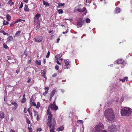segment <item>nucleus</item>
<instances>
[{
    "instance_id": "9b49d317",
    "label": "nucleus",
    "mask_w": 132,
    "mask_h": 132,
    "mask_svg": "<svg viewBox=\"0 0 132 132\" xmlns=\"http://www.w3.org/2000/svg\"><path fill=\"white\" fill-rule=\"evenodd\" d=\"M76 10L79 12H82L85 11H86V10L85 7H84L82 9H76Z\"/></svg>"
},
{
    "instance_id": "69168bd1",
    "label": "nucleus",
    "mask_w": 132,
    "mask_h": 132,
    "mask_svg": "<svg viewBox=\"0 0 132 132\" xmlns=\"http://www.w3.org/2000/svg\"><path fill=\"white\" fill-rule=\"evenodd\" d=\"M19 70H16V72L17 73V74H18L19 72Z\"/></svg>"
},
{
    "instance_id": "37998d69",
    "label": "nucleus",
    "mask_w": 132,
    "mask_h": 132,
    "mask_svg": "<svg viewBox=\"0 0 132 132\" xmlns=\"http://www.w3.org/2000/svg\"><path fill=\"white\" fill-rule=\"evenodd\" d=\"M50 108H48L47 109V114L48 115H49V114H51V113L50 112Z\"/></svg>"
},
{
    "instance_id": "774afa93",
    "label": "nucleus",
    "mask_w": 132,
    "mask_h": 132,
    "mask_svg": "<svg viewBox=\"0 0 132 132\" xmlns=\"http://www.w3.org/2000/svg\"><path fill=\"white\" fill-rule=\"evenodd\" d=\"M101 132H107V131L105 130H102Z\"/></svg>"
},
{
    "instance_id": "e433bc0d",
    "label": "nucleus",
    "mask_w": 132,
    "mask_h": 132,
    "mask_svg": "<svg viewBox=\"0 0 132 132\" xmlns=\"http://www.w3.org/2000/svg\"><path fill=\"white\" fill-rule=\"evenodd\" d=\"M64 63H65V65L66 66H68L69 64V62L67 60H64Z\"/></svg>"
},
{
    "instance_id": "72a5a7b5",
    "label": "nucleus",
    "mask_w": 132,
    "mask_h": 132,
    "mask_svg": "<svg viewBox=\"0 0 132 132\" xmlns=\"http://www.w3.org/2000/svg\"><path fill=\"white\" fill-rule=\"evenodd\" d=\"M55 101H54L53 102L52 104H50V106H54V105H56V103H55Z\"/></svg>"
},
{
    "instance_id": "393cba45",
    "label": "nucleus",
    "mask_w": 132,
    "mask_h": 132,
    "mask_svg": "<svg viewBox=\"0 0 132 132\" xmlns=\"http://www.w3.org/2000/svg\"><path fill=\"white\" fill-rule=\"evenodd\" d=\"M55 92V90H53L52 91L51 93V96H53L54 95Z\"/></svg>"
},
{
    "instance_id": "c03bdc74",
    "label": "nucleus",
    "mask_w": 132,
    "mask_h": 132,
    "mask_svg": "<svg viewBox=\"0 0 132 132\" xmlns=\"http://www.w3.org/2000/svg\"><path fill=\"white\" fill-rule=\"evenodd\" d=\"M23 3H22V2L21 3V4L19 8V9L23 7Z\"/></svg>"
},
{
    "instance_id": "2f4dec72",
    "label": "nucleus",
    "mask_w": 132,
    "mask_h": 132,
    "mask_svg": "<svg viewBox=\"0 0 132 132\" xmlns=\"http://www.w3.org/2000/svg\"><path fill=\"white\" fill-rule=\"evenodd\" d=\"M85 21L87 23H89L90 22V20L89 18H87L85 20Z\"/></svg>"
},
{
    "instance_id": "6e6d98bb",
    "label": "nucleus",
    "mask_w": 132,
    "mask_h": 132,
    "mask_svg": "<svg viewBox=\"0 0 132 132\" xmlns=\"http://www.w3.org/2000/svg\"><path fill=\"white\" fill-rule=\"evenodd\" d=\"M7 59L8 60H11V57L10 56H8L7 57Z\"/></svg>"
},
{
    "instance_id": "39448f33",
    "label": "nucleus",
    "mask_w": 132,
    "mask_h": 132,
    "mask_svg": "<svg viewBox=\"0 0 132 132\" xmlns=\"http://www.w3.org/2000/svg\"><path fill=\"white\" fill-rule=\"evenodd\" d=\"M108 129L109 132H116L117 130L116 127L115 125L109 126Z\"/></svg>"
},
{
    "instance_id": "79ce46f5",
    "label": "nucleus",
    "mask_w": 132,
    "mask_h": 132,
    "mask_svg": "<svg viewBox=\"0 0 132 132\" xmlns=\"http://www.w3.org/2000/svg\"><path fill=\"white\" fill-rule=\"evenodd\" d=\"M50 54V51H48L47 52V54L46 56V57L47 58L49 57Z\"/></svg>"
},
{
    "instance_id": "f704fd0d",
    "label": "nucleus",
    "mask_w": 132,
    "mask_h": 132,
    "mask_svg": "<svg viewBox=\"0 0 132 132\" xmlns=\"http://www.w3.org/2000/svg\"><path fill=\"white\" fill-rule=\"evenodd\" d=\"M36 108H38L40 106V104L39 102H38L37 103V105L36 106Z\"/></svg>"
},
{
    "instance_id": "bb28decb",
    "label": "nucleus",
    "mask_w": 132,
    "mask_h": 132,
    "mask_svg": "<svg viewBox=\"0 0 132 132\" xmlns=\"http://www.w3.org/2000/svg\"><path fill=\"white\" fill-rule=\"evenodd\" d=\"M3 24L4 25H6L8 24H9V22L7 21H6L5 20H4L3 21Z\"/></svg>"
},
{
    "instance_id": "ddd939ff",
    "label": "nucleus",
    "mask_w": 132,
    "mask_h": 132,
    "mask_svg": "<svg viewBox=\"0 0 132 132\" xmlns=\"http://www.w3.org/2000/svg\"><path fill=\"white\" fill-rule=\"evenodd\" d=\"M50 107L51 109L54 110L55 111L57 110L58 109V107L56 105L50 106Z\"/></svg>"
},
{
    "instance_id": "603ef678",
    "label": "nucleus",
    "mask_w": 132,
    "mask_h": 132,
    "mask_svg": "<svg viewBox=\"0 0 132 132\" xmlns=\"http://www.w3.org/2000/svg\"><path fill=\"white\" fill-rule=\"evenodd\" d=\"M37 131H40L42 130V129L41 128H39L37 130Z\"/></svg>"
},
{
    "instance_id": "c756f323",
    "label": "nucleus",
    "mask_w": 132,
    "mask_h": 132,
    "mask_svg": "<svg viewBox=\"0 0 132 132\" xmlns=\"http://www.w3.org/2000/svg\"><path fill=\"white\" fill-rule=\"evenodd\" d=\"M57 11L58 13L59 14L62 13L63 12V10L61 9L58 10Z\"/></svg>"
},
{
    "instance_id": "de8ad7c7",
    "label": "nucleus",
    "mask_w": 132,
    "mask_h": 132,
    "mask_svg": "<svg viewBox=\"0 0 132 132\" xmlns=\"http://www.w3.org/2000/svg\"><path fill=\"white\" fill-rule=\"evenodd\" d=\"M34 110V116H36V115L37 114L38 112Z\"/></svg>"
},
{
    "instance_id": "864d4df0",
    "label": "nucleus",
    "mask_w": 132,
    "mask_h": 132,
    "mask_svg": "<svg viewBox=\"0 0 132 132\" xmlns=\"http://www.w3.org/2000/svg\"><path fill=\"white\" fill-rule=\"evenodd\" d=\"M10 132H17L16 131H15L14 130L11 129L10 130Z\"/></svg>"
},
{
    "instance_id": "6ab92c4d",
    "label": "nucleus",
    "mask_w": 132,
    "mask_h": 132,
    "mask_svg": "<svg viewBox=\"0 0 132 132\" xmlns=\"http://www.w3.org/2000/svg\"><path fill=\"white\" fill-rule=\"evenodd\" d=\"M13 39V37L12 36H9L7 38V40L9 42H10Z\"/></svg>"
},
{
    "instance_id": "f8f14e48",
    "label": "nucleus",
    "mask_w": 132,
    "mask_h": 132,
    "mask_svg": "<svg viewBox=\"0 0 132 132\" xmlns=\"http://www.w3.org/2000/svg\"><path fill=\"white\" fill-rule=\"evenodd\" d=\"M11 104L12 105L15 106L14 108H12V110H15L16 109L18 106V104L15 102H12Z\"/></svg>"
},
{
    "instance_id": "680f3d73",
    "label": "nucleus",
    "mask_w": 132,
    "mask_h": 132,
    "mask_svg": "<svg viewBox=\"0 0 132 132\" xmlns=\"http://www.w3.org/2000/svg\"><path fill=\"white\" fill-rule=\"evenodd\" d=\"M60 40V39L59 38H58L57 40L56 43H58L59 42Z\"/></svg>"
},
{
    "instance_id": "0eeeda50",
    "label": "nucleus",
    "mask_w": 132,
    "mask_h": 132,
    "mask_svg": "<svg viewBox=\"0 0 132 132\" xmlns=\"http://www.w3.org/2000/svg\"><path fill=\"white\" fill-rule=\"evenodd\" d=\"M34 39L36 42L39 43L42 41L43 37L41 36H37Z\"/></svg>"
},
{
    "instance_id": "4468645a",
    "label": "nucleus",
    "mask_w": 132,
    "mask_h": 132,
    "mask_svg": "<svg viewBox=\"0 0 132 132\" xmlns=\"http://www.w3.org/2000/svg\"><path fill=\"white\" fill-rule=\"evenodd\" d=\"M21 32V30L18 31H17L14 36V37H17L19 36Z\"/></svg>"
},
{
    "instance_id": "052dcab7",
    "label": "nucleus",
    "mask_w": 132,
    "mask_h": 132,
    "mask_svg": "<svg viewBox=\"0 0 132 132\" xmlns=\"http://www.w3.org/2000/svg\"><path fill=\"white\" fill-rule=\"evenodd\" d=\"M24 112L25 113H26L27 112L26 111V108H24Z\"/></svg>"
},
{
    "instance_id": "9d476101",
    "label": "nucleus",
    "mask_w": 132,
    "mask_h": 132,
    "mask_svg": "<svg viewBox=\"0 0 132 132\" xmlns=\"http://www.w3.org/2000/svg\"><path fill=\"white\" fill-rule=\"evenodd\" d=\"M49 89V88L48 87H45V92L43 93V95L44 96H45L47 94Z\"/></svg>"
},
{
    "instance_id": "8fccbe9b",
    "label": "nucleus",
    "mask_w": 132,
    "mask_h": 132,
    "mask_svg": "<svg viewBox=\"0 0 132 132\" xmlns=\"http://www.w3.org/2000/svg\"><path fill=\"white\" fill-rule=\"evenodd\" d=\"M119 80H120L121 81H122L123 82H124L125 81V80H124V79H120Z\"/></svg>"
},
{
    "instance_id": "bf43d9fd",
    "label": "nucleus",
    "mask_w": 132,
    "mask_h": 132,
    "mask_svg": "<svg viewBox=\"0 0 132 132\" xmlns=\"http://www.w3.org/2000/svg\"><path fill=\"white\" fill-rule=\"evenodd\" d=\"M56 62L58 64H59L60 65H61V63L59 62L57 60L56 61Z\"/></svg>"
},
{
    "instance_id": "c9c22d12",
    "label": "nucleus",
    "mask_w": 132,
    "mask_h": 132,
    "mask_svg": "<svg viewBox=\"0 0 132 132\" xmlns=\"http://www.w3.org/2000/svg\"><path fill=\"white\" fill-rule=\"evenodd\" d=\"M36 64L37 65H40L41 64L40 61V60L38 61L36 60Z\"/></svg>"
},
{
    "instance_id": "7c9ffc66",
    "label": "nucleus",
    "mask_w": 132,
    "mask_h": 132,
    "mask_svg": "<svg viewBox=\"0 0 132 132\" xmlns=\"http://www.w3.org/2000/svg\"><path fill=\"white\" fill-rule=\"evenodd\" d=\"M0 32L2 33L4 35H7V36L9 35V34L5 32L3 30H1L0 31Z\"/></svg>"
},
{
    "instance_id": "a18cd8bd",
    "label": "nucleus",
    "mask_w": 132,
    "mask_h": 132,
    "mask_svg": "<svg viewBox=\"0 0 132 132\" xmlns=\"http://www.w3.org/2000/svg\"><path fill=\"white\" fill-rule=\"evenodd\" d=\"M39 116V114H37V118H36L37 120V121H39L40 119Z\"/></svg>"
},
{
    "instance_id": "1a4fd4ad",
    "label": "nucleus",
    "mask_w": 132,
    "mask_h": 132,
    "mask_svg": "<svg viewBox=\"0 0 132 132\" xmlns=\"http://www.w3.org/2000/svg\"><path fill=\"white\" fill-rule=\"evenodd\" d=\"M124 62V60L121 59H119L116 61V62L118 64H123Z\"/></svg>"
},
{
    "instance_id": "412c9836",
    "label": "nucleus",
    "mask_w": 132,
    "mask_h": 132,
    "mask_svg": "<svg viewBox=\"0 0 132 132\" xmlns=\"http://www.w3.org/2000/svg\"><path fill=\"white\" fill-rule=\"evenodd\" d=\"M46 72L44 71H42L41 73V75L42 76L44 77L45 78H46V76H45Z\"/></svg>"
},
{
    "instance_id": "f257e3e1",
    "label": "nucleus",
    "mask_w": 132,
    "mask_h": 132,
    "mask_svg": "<svg viewBox=\"0 0 132 132\" xmlns=\"http://www.w3.org/2000/svg\"><path fill=\"white\" fill-rule=\"evenodd\" d=\"M104 114L106 118L109 121H112L115 117L114 113L111 109H106L105 111Z\"/></svg>"
},
{
    "instance_id": "5fc2aeb1",
    "label": "nucleus",
    "mask_w": 132,
    "mask_h": 132,
    "mask_svg": "<svg viewBox=\"0 0 132 132\" xmlns=\"http://www.w3.org/2000/svg\"><path fill=\"white\" fill-rule=\"evenodd\" d=\"M123 79H124V80H126V81H127L128 77H125Z\"/></svg>"
},
{
    "instance_id": "a211bd4d",
    "label": "nucleus",
    "mask_w": 132,
    "mask_h": 132,
    "mask_svg": "<svg viewBox=\"0 0 132 132\" xmlns=\"http://www.w3.org/2000/svg\"><path fill=\"white\" fill-rule=\"evenodd\" d=\"M35 25L36 27V30L38 29L40 27V24L39 23V21L38 22V23H36V24L35 23Z\"/></svg>"
},
{
    "instance_id": "2eb2a0df",
    "label": "nucleus",
    "mask_w": 132,
    "mask_h": 132,
    "mask_svg": "<svg viewBox=\"0 0 132 132\" xmlns=\"http://www.w3.org/2000/svg\"><path fill=\"white\" fill-rule=\"evenodd\" d=\"M24 10L26 12H29V9L28 8V6L26 5H24Z\"/></svg>"
},
{
    "instance_id": "4c0bfd02",
    "label": "nucleus",
    "mask_w": 132,
    "mask_h": 132,
    "mask_svg": "<svg viewBox=\"0 0 132 132\" xmlns=\"http://www.w3.org/2000/svg\"><path fill=\"white\" fill-rule=\"evenodd\" d=\"M58 5H59V6H63L65 4L64 3H59Z\"/></svg>"
},
{
    "instance_id": "ea45409f",
    "label": "nucleus",
    "mask_w": 132,
    "mask_h": 132,
    "mask_svg": "<svg viewBox=\"0 0 132 132\" xmlns=\"http://www.w3.org/2000/svg\"><path fill=\"white\" fill-rule=\"evenodd\" d=\"M21 19H18L16 21H15L14 22H15V23H17L18 22H21Z\"/></svg>"
},
{
    "instance_id": "a19ab883",
    "label": "nucleus",
    "mask_w": 132,
    "mask_h": 132,
    "mask_svg": "<svg viewBox=\"0 0 132 132\" xmlns=\"http://www.w3.org/2000/svg\"><path fill=\"white\" fill-rule=\"evenodd\" d=\"M15 24V22H12L10 25V27H13L14 25V24Z\"/></svg>"
},
{
    "instance_id": "f3484780",
    "label": "nucleus",
    "mask_w": 132,
    "mask_h": 132,
    "mask_svg": "<svg viewBox=\"0 0 132 132\" xmlns=\"http://www.w3.org/2000/svg\"><path fill=\"white\" fill-rule=\"evenodd\" d=\"M64 129V127L63 126H62L58 128L57 129V131H63Z\"/></svg>"
},
{
    "instance_id": "49530a36",
    "label": "nucleus",
    "mask_w": 132,
    "mask_h": 132,
    "mask_svg": "<svg viewBox=\"0 0 132 132\" xmlns=\"http://www.w3.org/2000/svg\"><path fill=\"white\" fill-rule=\"evenodd\" d=\"M55 69L56 70H58L59 69V67L58 65H56L55 67Z\"/></svg>"
},
{
    "instance_id": "b1692460",
    "label": "nucleus",
    "mask_w": 132,
    "mask_h": 132,
    "mask_svg": "<svg viewBox=\"0 0 132 132\" xmlns=\"http://www.w3.org/2000/svg\"><path fill=\"white\" fill-rule=\"evenodd\" d=\"M116 13H118L120 12V10L119 8H117L115 9Z\"/></svg>"
},
{
    "instance_id": "a878e982",
    "label": "nucleus",
    "mask_w": 132,
    "mask_h": 132,
    "mask_svg": "<svg viewBox=\"0 0 132 132\" xmlns=\"http://www.w3.org/2000/svg\"><path fill=\"white\" fill-rule=\"evenodd\" d=\"M30 102H31V104L32 105L34 106H36V103L34 102H32V100L31 99H30Z\"/></svg>"
},
{
    "instance_id": "f03ea898",
    "label": "nucleus",
    "mask_w": 132,
    "mask_h": 132,
    "mask_svg": "<svg viewBox=\"0 0 132 132\" xmlns=\"http://www.w3.org/2000/svg\"><path fill=\"white\" fill-rule=\"evenodd\" d=\"M53 115L50 114L48 116L47 119V125L49 128H55V125L56 124V120L54 118H52Z\"/></svg>"
},
{
    "instance_id": "4d7b16f0",
    "label": "nucleus",
    "mask_w": 132,
    "mask_h": 132,
    "mask_svg": "<svg viewBox=\"0 0 132 132\" xmlns=\"http://www.w3.org/2000/svg\"><path fill=\"white\" fill-rule=\"evenodd\" d=\"M30 81H31V79H30L29 78H28V81H27L28 82V83L29 82H30Z\"/></svg>"
},
{
    "instance_id": "6e6552de",
    "label": "nucleus",
    "mask_w": 132,
    "mask_h": 132,
    "mask_svg": "<svg viewBox=\"0 0 132 132\" xmlns=\"http://www.w3.org/2000/svg\"><path fill=\"white\" fill-rule=\"evenodd\" d=\"M40 14H39L37 13L35 15V17H34V20L35 22L39 21V19L40 16Z\"/></svg>"
},
{
    "instance_id": "13d9d810",
    "label": "nucleus",
    "mask_w": 132,
    "mask_h": 132,
    "mask_svg": "<svg viewBox=\"0 0 132 132\" xmlns=\"http://www.w3.org/2000/svg\"><path fill=\"white\" fill-rule=\"evenodd\" d=\"M23 0L24 2L27 3H28L29 0Z\"/></svg>"
},
{
    "instance_id": "338daca9",
    "label": "nucleus",
    "mask_w": 132,
    "mask_h": 132,
    "mask_svg": "<svg viewBox=\"0 0 132 132\" xmlns=\"http://www.w3.org/2000/svg\"><path fill=\"white\" fill-rule=\"evenodd\" d=\"M62 53H60L59 54V56H60V57H61L62 56Z\"/></svg>"
},
{
    "instance_id": "aec40b11",
    "label": "nucleus",
    "mask_w": 132,
    "mask_h": 132,
    "mask_svg": "<svg viewBox=\"0 0 132 132\" xmlns=\"http://www.w3.org/2000/svg\"><path fill=\"white\" fill-rule=\"evenodd\" d=\"M6 19L8 21H10L11 19V16L9 14H7L6 15Z\"/></svg>"
},
{
    "instance_id": "5701e85b",
    "label": "nucleus",
    "mask_w": 132,
    "mask_h": 132,
    "mask_svg": "<svg viewBox=\"0 0 132 132\" xmlns=\"http://www.w3.org/2000/svg\"><path fill=\"white\" fill-rule=\"evenodd\" d=\"M26 100V98L25 97V95H24L21 102L22 103H24L25 102Z\"/></svg>"
},
{
    "instance_id": "cd10ccee",
    "label": "nucleus",
    "mask_w": 132,
    "mask_h": 132,
    "mask_svg": "<svg viewBox=\"0 0 132 132\" xmlns=\"http://www.w3.org/2000/svg\"><path fill=\"white\" fill-rule=\"evenodd\" d=\"M26 122L29 125L31 123V122L30 120H29V119L27 118H26Z\"/></svg>"
},
{
    "instance_id": "473e14b6",
    "label": "nucleus",
    "mask_w": 132,
    "mask_h": 132,
    "mask_svg": "<svg viewBox=\"0 0 132 132\" xmlns=\"http://www.w3.org/2000/svg\"><path fill=\"white\" fill-rule=\"evenodd\" d=\"M3 47L5 49H8L9 48L8 46L5 43H4L3 44Z\"/></svg>"
},
{
    "instance_id": "3c124183",
    "label": "nucleus",
    "mask_w": 132,
    "mask_h": 132,
    "mask_svg": "<svg viewBox=\"0 0 132 132\" xmlns=\"http://www.w3.org/2000/svg\"><path fill=\"white\" fill-rule=\"evenodd\" d=\"M57 75V73H55L52 75V76L53 77H55Z\"/></svg>"
},
{
    "instance_id": "4be33fe9",
    "label": "nucleus",
    "mask_w": 132,
    "mask_h": 132,
    "mask_svg": "<svg viewBox=\"0 0 132 132\" xmlns=\"http://www.w3.org/2000/svg\"><path fill=\"white\" fill-rule=\"evenodd\" d=\"M4 118V112L0 113V118L2 119Z\"/></svg>"
},
{
    "instance_id": "0e129e2a",
    "label": "nucleus",
    "mask_w": 132,
    "mask_h": 132,
    "mask_svg": "<svg viewBox=\"0 0 132 132\" xmlns=\"http://www.w3.org/2000/svg\"><path fill=\"white\" fill-rule=\"evenodd\" d=\"M29 114L30 115V116L31 117H32V113H31L30 112H29Z\"/></svg>"
},
{
    "instance_id": "423d86ee",
    "label": "nucleus",
    "mask_w": 132,
    "mask_h": 132,
    "mask_svg": "<svg viewBox=\"0 0 132 132\" xmlns=\"http://www.w3.org/2000/svg\"><path fill=\"white\" fill-rule=\"evenodd\" d=\"M85 20L82 18H79L77 21V26L79 27H81L82 26L83 24L84 23Z\"/></svg>"
},
{
    "instance_id": "dca6fc26",
    "label": "nucleus",
    "mask_w": 132,
    "mask_h": 132,
    "mask_svg": "<svg viewBox=\"0 0 132 132\" xmlns=\"http://www.w3.org/2000/svg\"><path fill=\"white\" fill-rule=\"evenodd\" d=\"M43 4L45 5V7H46L47 6H49L50 5L47 2H45L44 0L43 1Z\"/></svg>"
},
{
    "instance_id": "7ed1b4c3",
    "label": "nucleus",
    "mask_w": 132,
    "mask_h": 132,
    "mask_svg": "<svg viewBox=\"0 0 132 132\" xmlns=\"http://www.w3.org/2000/svg\"><path fill=\"white\" fill-rule=\"evenodd\" d=\"M131 109L130 108L125 107L121 110V115L123 116H128L130 114Z\"/></svg>"
},
{
    "instance_id": "58836bf2",
    "label": "nucleus",
    "mask_w": 132,
    "mask_h": 132,
    "mask_svg": "<svg viewBox=\"0 0 132 132\" xmlns=\"http://www.w3.org/2000/svg\"><path fill=\"white\" fill-rule=\"evenodd\" d=\"M50 132H54V129L55 128H53L52 127L51 128H50Z\"/></svg>"
},
{
    "instance_id": "20e7f679",
    "label": "nucleus",
    "mask_w": 132,
    "mask_h": 132,
    "mask_svg": "<svg viewBox=\"0 0 132 132\" xmlns=\"http://www.w3.org/2000/svg\"><path fill=\"white\" fill-rule=\"evenodd\" d=\"M103 128V124L100 123L99 125H96L94 127L92 130V132H100L101 130Z\"/></svg>"
},
{
    "instance_id": "09e8293b",
    "label": "nucleus",
    "mask_w": 132,
    "mask_h": 132,
    "mask_svg": "<svg viewBox=\"0 0 132 132\" xmlns=\"http://www.w3.org/2000/svg\"><path fill=\"white\" fill-rule=\"evenodd\" d=\"M78 122H79L80 123H83V122L82 120H78Z\"/></svg>"
},
{
    "instance_id": "e2e57ef3",
    "label": "nucleus",
    "mask_w": 132,
    "mask_h": 132,
    "mask_svg": "<svg viewBox=\"0 0 132 132\" xmlns=\"http://www.w3.org/2000/svg\"><path fill=\"white\" fill-rule=\"evenodd\" d=\"M68 32V30H67L66 31H65V32H63V34H66V33H67V32Z\"/></svg>"
},
{
    "instance_id": "c85d7f7f",
    "label": "nucleus",
    "mask_w": 132,
    "mask_h": 132,
    "mask_svg": "<svg viewBox=\"0 0 132 132\" xmlns=\"http://www.w3.org/2000/svg\"><path fill=\"white\" fill-rule=\"evenodd\" d=\"M31 124L30 127H29L28 128V129L29 130V132H32V128L31 127Z\"/></svg>"
}]
</instances>
